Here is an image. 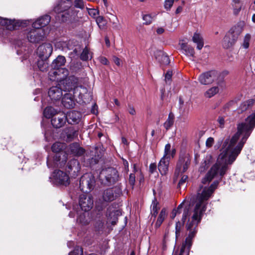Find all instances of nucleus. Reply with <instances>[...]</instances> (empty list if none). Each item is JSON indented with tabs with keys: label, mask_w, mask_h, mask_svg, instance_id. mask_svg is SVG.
Here are the masks:
<instances>
[{
	"label": "nucleus",
	"mask_w": 255,
	"mask_h": 255,
	"mask_svg": "<svg viewBox=\"0 0 255 255\" xmlns=\"http://www.w3.org/2000/svg\"><path fill=\"white\" fill-rule=\"evenodd\" d=\"M255 101L253 99H249L242 102L240 106L239 110L241 112H243L252 109L255 104Z\"/></svg>",
	"instance_id": "obj_33"
},
{
	"label": "nucleus",
	"mask_w": 255,
	"mask_h": 255,
	"mask_svg": "<svg viewBox=\"0 0 255 255\" xmlns=\"http://www.w3.org/2000/svg\"><path fill=\"white\" fill-rule=\"evenodd\" d=\"M217 76V71L211 70L201 74L199 76L198 80L202 85H209L212 84L216 80Z\"/></svg>",
	"instance_id": "obj_12"
},
{
	"label": "nucleus",
	"mask_w": 255,
	"mask_h": 255,
	"mask_svg": "<svg viewBox=\"0 0 255 255\" xmlns=\"http://www.w3.org/2000/svg\"><path fill=\"white\" fill-rule=\"evenodd\" d=\"M157 166L156 163H151L149 165V172L151 173H153L156 171Z\"/></svg>",
	"instance_id": "obj_60"
},
{
	"label": "nucleus",
	"mask_w": 255,
	"mask_h": 255,
	"mask_svg": "<svg viewBox=\"0 0 255 255\" xmlns=\"http://www.w3.org/2000/svg\"><path fill=\"white\" fill-rule=\"evenodd\" d=\"M255 127V113L248 116L244 122L239 123L237 132L231 139H227L225 141L216 163L202 179V183H209L215 177L219 175L222 177L226 174L229 169L228 165L236 159Z\"/></svg>",
	"instance_id": "obj_1"
},
{
	"label": "nucleus",
	"mask_w": 255,
	"mask_h": 255,
	"mask_svg": "<svg viewBox=\"0 0 255 255\" xmlns=\"http://www.w3.org/2000/svg\"><path fill=\"white\" fill-rule=\"evenodd\" d=\"M99 178L104 184L110 186L118 180L119 175L115 168L109 167L101 171Z\"/></svg>",
	"instance_id": "obj_4"
},
{
	"label": "nucleus",
	"mask_w": 255,
	"mask_h": 255,
	"mask_svg": "<svg viewBox=\"0 0 255 255\" xmlns=\"http://www.w3.org/2000/svg\"><path fill=\"white\" fill-rule=\"evenodd\" d=\"M74 6L76 7L83 9L84 4L83 0H75L74 1Z\"/></svg>",
	"instance_id": "obj_54"
},
{
	"label": "nucleus",
	"mask_w": 255,
	"mask_h": 255,
	"mask_svg": "<svg viewBox=\"0 0 255 255\" xmlns=\"http://www.w3.org/2000/svg\"><path fill=\"white\" fill-rule=\"evenodd\" d=\"M65 62V57L59 55L52 63L51 67L53 69H61L60 67L64 65Z\"/></svg>",
	"instance_id": "obj_31"
},
{
	"label": "nucleus",
	"mask_w": 255,
	"mask_h": 255,
	"mask_svg": "<svg viewBox=\"0 0 255 255\" xmlns=\"http://www.w3.org/2000/svg\"><path fill=\"white\" fill-rule=\"evenodd\" d=\"M174 2V0H165L164 1V8L169 10L170 9Z\"/></svg>",
	"instance_id": "obj_51"
},
{
	"label": "nucleus",
	"mask_w": 255,
	"mask_h": 255,
	"mask_svg": "<svg viewBox=\"0 0 255 255\" xmlns=\"http://www.w3.org/2000/svg\"><path fill=\"white\" fill-rule=\"evenodd\" d=\"M52 51L53 48L51 44L44 43L38 47L37 54L41 59L47 60L51 55Z\"/></svg>",
	"instance_id": "obj_13"
},
{
	"label": "nucleus",
	"mask_w": 255,
	"mask_h": 255,
	"mask_svg": "<svg viewBox=\"0 0 255 255\" xmlns=\"http://www.w3.org/2000/svg\"><path fill=\"white\" fill-rule=\"evenodd\" d=\"M172 76V72L171 71H168L165 75V80L166 81L170 80Z\"/></svg>",
	"instance_id": "obj_61"
},
{
	"label": "nucleus",
	"mask_w": 255,
	"mask_h": 255,
	"mask_svg": "<svg viewBox=\"0 0 255 255\" xmlns=\"http://www.w3.org/2000/svg\"><path fill=\"white\" fill-rule=\"evenodd\" d=\"M76 14V11L73 8L71 7L66 11H64V12H62L58 14V16L62 22L73 20L74 21H71L70 23V27L72 28H74L80 25L78 19L75 18Z\"/></svg>",
	"instance_id": "obj_9"
},
{
	"label": "nucleus",
	"mask_w": 255,
	"mask_h": 255,
	"mask_svg": "<svg viewBox=\"0 0 255 255\" xmlns=\"http://www.w3.org/2000/svg\"><path fill=\"white\" fill-rule=\"evenodd\" d=\"M181 49L184 51L185 54L189 56H193L194 55V48L188 45L186 43H182L181 45Z\"/></svg>",
	"instance_id": "obj_35"
},
{
	"label": "nucleus",
	"mask_w": 255,
	"mask_h": 255,
	"mask_svg": "<svg viewBox=\"0 0 255 255\" xmlns=\"http://www.w3.org/2000/svg\"><path fill=\"white\" fill-rule=\"evenodd\" d=\"M70 151L75 156H80L84 154L85 153V149L81 147L79 143L77 142L73 143L70 145Z\"/></svg>",
	"instance_id": "obj_27"
},
{
	"label": "nucleus",
	"mask_w": 255,
	"mask_h": 255,
	"mask_svg": "<svg viewBox=\"0 0 255 255\" xmlns=\"http://www.w3.org/2000/svg\"><path fill=\"white\" fill-rule=\"evenodd\" d=\"M169 160L168 158L162 157L158 164V169L162 175H165L168 170Z\"/></svg>",
	"instance_id": "obj_26"
},
{
	"label": "nucleus",
	"mask_w": 255,
	"mask_h": 255,
	"mask_svg": "<svg viewBox=\"0 0 255 255\" xmlns=\"http://www.w3.org/2000/svg\"><path fill=\"white\" fill-rule=\"evenodd\" d=\"M243 31V28L240 25H238L232 27L227 34L237 42L239 36L241 34Z\"/></svg>",
	"instance_id": "obj_24"
},
{
	"label": "nucleus",
	"mask_w": 255,
	"mask_h": 255,
	"mask_svg": "<svg viewBox=\"0 0 255 255\" xmlns=\"http://www.w3.org/2000/svg\"><path fill=\"white\" fill-rule=\"evenodd\" d=\"M9 22H7L4 25L5 28L8 30H12L14 29V21L13 20L9 19Z\"/></svg>",
	"instance_id": "obj_55"
},
{
	"label": "nucleus",
	"mask_w": 255,
	"mask_h": 255,
	"mask_svg": "<svg viewBox=\"0 0 255 255\" xmlns=\"http://www.w3.org/2000/svg\"><path fill=\"white\" fill-rule=\"evenodd\" d=\"M121 193V189L117 187L108 188L104 190L102 194L101 198H99V201L101 205L99 206H105L104 203L111 202L115 200Z\"/></svg>",
	"instance_id": "obj_8"
},
{
	"label": "nucleus",
	"mask_w": 255,
	"mask_h": 255,
	"mask_svg": "<svg viewBox=\"0 0 255 255\" xmlns=\"http://www.w3.org/2000/svg\"><path fill=\"white\" fill-rule=\"evenodd\" d=\"M128 111L131 115H135L136 114V112L134 108L133 107L130 105H128Z\"/></svg>",
	"instance_id": "obj_59"
},
{
	"label": "nucleus",
	"mask_w": 255,
	"mask_h": 255,
	"mask_svg": "<svg viewBox=\"0 0 255 255\" xmlns=\"http://www.w3.org/2000/svg\"><path fill=\"white\" fill-rule=\"evenodd\" d=\"M119 214V212L118 210L110 212L109 209H108L107 212V219L112 225H115L118 222Z\"/></svg>",
	"instance_id": "obj_30"
},
{
	"label": "nucleus",
	"mask_w": 255,
	"mask_h": 255,
	"mask_svg": "<svg viewBox=\"0 0 255 255\" xmlns=\"http://www.w3.org/2000/svg\"><path fill=\"white\" fill-rule=\"evenodd\" d=\"M48 96L52 101L60 100L63 96L62 90L58 86H53L49 90Z\"/></svg>",
	"instance_id": "obj_20"
},
{
	"label": "nucleus",
	"mask_w": 255,
	"mask_h": 255,
	"mask_svg": "<svg viewBox=\"0 0 255 255\" xmlns=\"http://www.w3.org/2000/svg\"><path fill=\"white\" fill-rule=\"evenodd\" d=\"M211 156L210 155L206 156L204 162H202L199 168V171L201 172H204L206 169L209 167L210 163V159Z\"/></svg>",
	"instance_id": "obj_42"
},
{
	"label": "nucleus",
	"mask_w": 255,
	"mask_h": 255,
	"mask_svg": "<svg viewBox=\"0 0 255 255\" xmlns=\"http://www.w3.org/2000/svg\"><path fill=\"white\" fill-rule=\"evenodd\" d=\"M45 33L43 28H34L30 30L27 33L28 40L33 43H39L44 40Z\"/></svg>",
	"instance_id": "obj_11"
},
{
	"label": "nucleus",
	"mask_w": 255,
	"mask_h": 255,
	"mask_svg": "<svg viewBox=\"0 0 255 255\" xmlns=\"http://www.w3.org/2000/svg\"><path fill=\"white\" fill-rule=\"evenodd\" d=\"M89 14L91 16H96L98 13V10L95 8H87Z\"/></svg>",
	"instance_id": "obj_56"
},
{
	"label": "nucleus",
	"mask_w": 255,
	"mask_h": 255,
	"mask_svg": "<svg viewBox=\"0 0 255 255\" xmlns=\"http://www.w3.org/2000/svg\"><path fill=\"white\" fill-rule=\"evenodd\" d=\"M74 97V95L70 92L65 94L62 100L63 105L67 109L73 108L75 105Z\"/></svg>",
	"instance_id": "obj_21"
},
{
	"label": "nucleus",
	"mask_w": 255,
	"mask_h": 255,
	"mask_svg": "<svg viewBox=\"0 0 255 255\" xmlns=\"http://www.w3.org/2000/svg\"><path fill=\"white\" fill-rule=\"evenodd\" d=\"M193 41L197 44V48L200 50L202 48L204 42L202 37L197 33H195L192 37Z\"/></svg>",
	"instance_id": "obj_34"
},
{
	"label": "nucleus",
	"mask_w": 255,
	"mask_h": 255,
	"mask_svg": "<svg viewBox=\"0 0 255 255\" xmlns=\"http://www.w3.org/2000/svg\"><path fill=\"white\" fill-rule=\"evenodd\" d=\"M49 72V78L51 81H58L67 75L68 71L65 69H53Z\"/></svg>",
	"instance_id": "obj_16"
},
{
	"label": "nucleus",
	"mask_w": 255,
	"mask_h": 255,
	"mask_svg": "<svg viewBox=\"0 0 255 255\" xmlns=\"http://www.w3.org/2000/svg\"><path fill=\"white\" fill-rule=\"evenodd\" d=\"M93 199L90 195H81L79 198V205L82 210L87 212L90 210L93 206Z\"/></svg>",
	"instance_id": "obj_14"
},
{
	"label": "nucleus",
	"mask_w": 255,
	"mask_h": 255,
	"mask_svg": "<svg viewBox=\"0 0 255 255\" xmlns=\"http://www.w3.org/2000/svg\"><path fill=\"white\" fill-rule=\"evenodd\" d=\"M219 91L218 86L213 87L208 89L204 94L205 97L210 98L217 94Z\"/></svg>",
	"instance_id": "obj_38"
},
{
	"label": "nucleus",
	"mask_w": 255,
	"mask_h": 255,
	"mask_svg": "<svg viewBox=\"0 0 255 255\" xmlns=\"http://www.w3.org/2000/svg\"><path fill=\"white\" fill-rule=\"evenodd\" d=\"M156 59L161 64L167 65L170 63L169 57L162 51L157 50L154 52Z\"/></svg>",
	"instance_id": "obj_25"
},
{
	"label": "nucleus",
	"mask_w": 255,
	"mask_h": 255,
	"mask_svg": "<svg viewBox=\"0 0 255 255\" xmlns=\"http://www.w3.org/2000/svg\"><path fill=\"white\" fill-rule=\"evenodd\" d=\"M229 74L228 71H224L222 72L219 73L218 72V76L216 77L217 84L220 86H222L224 84V79Z\"/></svg>",
	"instance_id": "obj_39"
},
{
	"label": "nucleus",
	"mask_w": 255,
	"mask_h": 255,
	"mask_svg": "<svg viewBox=\"0 0 255 255\" xmlns=\"http://www.w3.org/2000/svg\"><path fill=\"white\" fill-rule=\"evenodd\" d=\"M217 122L218 123L219 127L220 128H224V126H225V117H223V116H219L218 118Z\"/></svg>",
	"instance_id": "obj_52"
},
{
	"label": "nucleus",
	"mask_w": 255,
	"mask_h": 255,
	"mask_svg": "<svg viewBox=\"0 0 255 255\" xmlns=\"http://www.w3.org/2000/svg\"><path fill=\"white\" fill-rule=\"evenodd\" d=\"M66 171L73 177H76L80 170V165L79 161L76 159L69 160L66 167Z\"/></svg>",
	"instance_id": "obj_15"
},
{
	"label": "nucleus",
	"mask_w": 255,
	"mask_h": 255,
	"mask_svg": "<svg viewBox=\"0 0 255 255\" xmlns=\"http://www.w3.org/2000/svg\"><path fill=\"white\" fill-rule=\"evenodd\" d=\"M190 215V211H189V207H186L185 208L184 210V212L182 215V218L181 219V222L178 221L176 223L175 225V236L176 238L177 239L180 236L181 230L184 226V223L187 219V217H188Z\"/></svg>",
	"instance_id": "obj_17"
},
{
	"label": "nucleus",
	"mask_w": 255,
	"mask_h": 255,
	"mask_svg": "<svg viewBox=\"0 0 255 255\" xmlns=\"http://www.w3.org/2000/svg\"><path fill=\"white\" fill-rule=\"evenodd\" d=\"M219 183L218 181H215L210 187H204L201 193L199 191L193 215L186 225L187 230L189 231L188 236L183 243L180 252L178 251H174L172 255H189L193 239L197 232L198 224L200 222L203 214L206 210L208 199L217 188Z\"/></svg>",
	"instance_id": "obj_2"
},
{
	"label": "nucleus",
	"mask_w": 255,
	"mask_h": 255,
	"mask_svg": "<svg viewBox=\"0 0 255 255\" xmlns=\"http://www.w3.org/2000/svg\"><path fill=\"white\" fill-rule=\"evenodd\" d=\"M70 0H60L54 6L53 10L58 14L71 8Z\"/></svg>",
	"instance_id": "obj_18"
},
{
	"label": "nucleus",
	"mask_w": 255,
	"mask_h": 255,
	"mask_svg": "<svg viewBox=\"0 0 255 255\" xmlns=\"http://www.w3.org/2000/svg\"><path fill=\"white\" fill-rule=\"evenodd\" d=\"M104 209V206L96 205L95 210L96 215L93 220V227L94 231L99 234H102L105 229L104 215L103 213Z\"/></svg>",
	"instance_id": "obj_5"
},
{
	"label": "nucleus",
	"mask_w": 255,
	"mask_h": 255,
	"mask_svg": "<svg viewBox=\"0 0 255 255\" xmlns=\"http://www.w3.org/2000/svg\"><path fill=\"white\" fill-rule=\"evenodd\" d=\"M55 113L56 111L53 107H47L44 109L43 115L46 118L50 119L55 115Z\"/></svg>",
	"instance_id": "obj_37"
},
{
	"label": "nucleus",
	"mask_w": 255,
	"mask_h": 255,
	"mask_svg": "<svg viewBox=\"0 0 255 255\" xmlns=\"http://www.w3.org/2000/svg\"><path fill=\"white\" fill-rule=\"evenodd\" d=\"M174 117L173 114L170 113L166 122L164 123V127L166 130H168L173 126Z\"/></svg>",
	"instance_id": "obj_40"
},
{
	"label": "nucleus",
	"mask_w": 255,
	"mask_h": 255,
	"mask_svg": "<svg viewBox=\"0 0 255 255\" xmlns=\"http://www.w3.org/2000/svg\"><path fill=\"white\" fill-rule=\"evenodd\" d=\"M92 56L91 55V53L88 49V48L86 47L83 50L81 56L80 58L81 60L83 61L88 60L90 58H91Z\"/></svg>",
	"instance_id": "obj_44"
},
{
	"label": "nucleus",
	"mask_w": 255,
	"mask_h": 255,
	"mask_svg": "<svg viewBox=\"0 0 255 255\" xmlns=\"http://www.w3.org/2000/svg\"><path fill=\"white\" fill-rule=\"evenodd\" d=\"M166 210L165 208L162 209L155 224L156 228H158L161 226L166 216Z\"/></svg>",
	"instance_id": "obj_36"
},
{
	"label": "nucleus",
	"mask_w": 255,
	"mask_h": 255,
	"mask_svg": "<svg viewBox=\"0 0 255 255\" xmlns=\"http://www.w3.org/2000/svg\"><path fill=\"white\" fill-rule=\"evenodd\" d=\"M66 116V121L69 124H77L78 123L81 119V114L80 112L76 111H72L67 113Z\"/></svg>",
	"instance_id": "obj_22"
},
{
	"label": "nucleus",
	"mask_w": 255,
	"mask_h": 255,
	"mask_svg": "<svg viewBox=\"0 0 255 255\" xmlns=\"http://www.w3.org/2000/svg\"><path fill=\"white\" fill-rule=\"evenodd\" d=\"M214 138L213 137H210L207 138L206 141V145L208 147H211L213 143H214Z\"/></svg>",
	"instance_id": "obj_57"
},
{
	"label": "nucleus",
	"mask_w": 255,
	"mask_h": 255,
	"mask_svg": "<svg viewBox=\"0 0 255 255\" xmlns=\"http://www.w3.org/2000/svg\"><path fill=\"white\" fill-rule=\"evenodd\" d=\"M51 17L46 14L38 18L32 24V27L34 28H41L47 25L50 21Z\"/></svg>",
	"instance_id": "obj_23"
},
{
	"label": "nucleus",
	"mask_w": 255,
	"mask_h": 255,
	"mask_svg": "<svg viewBox=\"0 0 255 255\" xmlns=\"http://www.w3.org/2000/svg\"><path fill=\"white\" fill-rule=\"evenodd\" d=\"M191 158L188 154L180 155L174 173V182H175L180 173L185 172L190 164Z\"/></svg>",
	"instance_id": "obj_7"
},
{
	"label": "nucleus",
	"mask_w": 255,
	"mask_h": 255,
	"mask_svg": "<svg viewBox=\"0 0 255 255\" xmlns=\"http://www.w3.org/2000/svg\"><path fill=\"white\" fill-rule=\"evenodd\" d=\"M251 39V35L249 33L246 34L244 37L243 43V46L244 48L247 49L249 48Z\"/></svg>",
	"instance_id": "obj_47"
},
{
	"label": "nucleus",
	"mask_w": 255,
	"mask_h": 255,
	"mask_svg": "<svg viewBox=\"0 0 255 255\" xmlns=\"http://www.w3.org/2000/svg\"><path fill=\"white\" fill-rule=\"evenodd\" d=\"M52 182L56 185L67 186L70 183L69 175L60 170H56L53 172Z\"/></svg>",
	"instance_id": "obj_10"
},
{
	"label": "nucleus",
	"mask_w": 255,
	"mask_h": 255,
	"mask_svg": "<svg viewBox=\"0 0 255 255\" xmlns=\"http://www.w3.org/2000/svg\"><path fill=\"white\" fill-rule=\"evenodd\" d=\"M236 42V41L226 33L222 41V46L225 49H229L233 47Z\"/></svg>",
	"instance_id": "obj_32"
},
{
	"label": "nucleus",
	"mask_w": 255,
	"mask_h": 255,
	"mask_svg": "<svg viewBox=\"0 0 255 255\" xmlns=\"http://www.w3.org/2000/svg\"><path fill=\"white\" fill-rule=\"evenodd\" d=\"M179 103H180V107H179L180 110L182 112V114H184L185 113H186V111H185V109H184L183 107V105H184V102L181 98L179 99Z\"/></svg>",
	"instance_id": "obj_63"
},
{
	"label": "nucleus",
	"mask_w": 255,
	"mask_h": 255,
	"mask_svg": "<svg viewBox=\"0 0 255 255\" xmlns=\"http://www.w3.org/2000/svg\"><path fill=\"white\" fill-rule=\"evenodd\" d=\"M69 255H83V249L79 247H77L69 254Z\"/></svg>",
	"instance_id": "obj_49"
},
{
	"label": "nucleus",
	"mask_w": 255,
	"mask_h": 255,
	"mask_svg": "<svg viewBox=\"0 0 255 255\" xmlns=\"http://www.w3.org/2000/svg\"><path fill=\"white\" fill-rule=\"evenodd\" d=\"M157 203L156 200H154L152 201V204L151 205V214L152 216H154V218L156 217V215L158 213V211L159 208L157 207Z\"/></svg>",
	"instance_id": "obj_45"
},
{
	"label": "nucleus",
	"mask_w": 255,
	"mask_h": 255,
	"mask_svg": "<svg viewBox=\"0 0 255 255\" xmlns=\"http://www.w3.org/2000/svg\"><path fill=\"white\" fill-rule=\"evenodd\" d=\"M142 19L144 21V24L148 25L152 22V17L150 14H145L142 16Z\"/></svg>",
	"instance_id": "obj_50"
},
{
	"label": "nucleus",
	"mask_w": 255,
	"mask_h": 255,
	"mask_svg": "<svg viewBox=\"0 0 255 255\" xmlns=\"http://www.w3.org/2000/svg\"><path fill=\"white\" fill-rule=\"evenodd\" d=\"M66 118L64 114L55 115L51 119V124L55 128H60L66 123Z\"/></svg>",
	"instance_id": "obj_19"
},
{
	"label": "nucleus",
	"mask_w": 255,
	"mask_h": 255,
	"mask_svg": "<svg viewBox=\"0 0 255 255\" xmlns=\"http://www.w3.org/2000/svg\"><path fill=\"white\" fill-rule=\"evenodd\" d=\"M95 185V178L91 173L84 174L80 178L79 187L80 190L83 192H90L94 189Z\"/></svg>",
	"instance_id": "obj_6"
},
{
	"label": "nucleus",
	"mask_w": 255,
	"mask_h": 255,
	"mask_svg": "<svg viewBox=\"0 0 255 255\" xmlns=\"http://www.w3.org/2000/svg\"><path fill=\"white\" fill-rule=\"evenodd\" d=\"M65 145L61 142H56L51 147V150L55 153H59L64 148Z\"/></svg>",
	"instance_id": "obj_43"
},
{
	"label": "nucleus",
	"mask_w": 255,
	"mask_h": 255,
	"mask_svg": "<svg viewBox=\"0 0 255 255\" xmlns=\"http://www.w3.org/2000/svg\"><path fill=\"white\" fill-rule=\"evenodd\" d=\"M46 60L41 59L37 62L38 67L41 71H46L48 68V63L46 62Z\"/></svg>",
	"instance_id": "obj_46"
},
{
	"label": "nucleus",
	"mask_w": 255,
	"mask_h": 255,
	"mask_svg": "<svg viewBox=\"0 0 255 255\" xmlns=\"http://www.w3.org/2000/svg\"><path fill=\"white\" fill-rule=\"evenodd\" d=\"M77 222L80 223L83 225H87L88 222L85 220V216L84 214L80 215L77 218Z\"/></svg>",
	"instance_id": "obj_53"
},
{
	"label": "nucleus",
	"mask_w": 255,
	"mask_h": 255,
	"mask_svg": "<svg viewBox=\"0 0 255 255\" xmlns=\"http://www.w3.org/2000/svg\"><path fill=\"white\" fill-rule=\"evenodd\" d=\"M64 87L65 91L72 92L75 97L82 101L92 99L91 93L88 92L86 87L83 86L81 78L79 79L75 76H69L66 80Z\"/></svg>",
	"instance_id": "obj_3"
},
{
	"label": "nucleus",
	"mask_w": 255,
	"mask_h": 255,
	"mask_svg": "<svg viewBox=\"0 0 255 255\" xmlns=\"http://www.w3.org/2000/svg\"><path fill=\"white\" fill-rule=\"evenodd\" d=\"M135 175L133 174H130L129 177V182L130 185H133L135 183Z\"/></svg>",
	"instance_id": "obj_62"
},
{
	"label": "nucleus",
	"mask_w": 255,
	"mask_h": 255,
	"mask_svg": "<svg viewBox=\"0 0 255 255\" xmlns=\"http://www.w3.org/2000/svg\"><path fill=\"white\" fill-rule=\"evenodd\" d=\"M176 151L175 148L171 149V144L167 143L165 146L163 157L170 160L171 158H173L175 155Z\"/></svg>",
	"instance_id": "obj_28"
},
{
	"label": "nucleus",
	"mask_w": 255,
	"mask_h": 255,
	"mask_svg": "<svg viewBox=\"0 0 255 255\" xmlns=\"http://www.w3.org/2000/svg\"><path fill=\"white\" fill-rule=\"evenodd\" d=\"M63 134L66 136L67 141H71L77 135V130L72 127L66 128L63 131Z\"/></svg>",
	"instance_id": "obj_29"
},
{
	"label": "nucleus",
	"mask_w": 255,
	"mask_h": 255,
	"mask_svg": "<svg viewBox=\"0 0 255 255\" xmlns=\"http://www.w3.org/2000/svg\"><path fill=\"white\" fill-rule=\"evenodd\" d=\"M96 22L99 27L103 29H105L107 24V20L103 16H99L96 18Z\"/></svg>",
	"instance_id": "obj_41"
},
{
	"label": "nucleus",
	"mask_w": 255,
	"mask_h": 255,
	"mask_svg": "<svg viewBox=\"0 0 255 255\" xmlns=\"http://www.w3.org/2000/svg\"><path fill=\"white\" fill-rule=\"evenodd\" d=\"M188 177L187 175H184L181 177V179L180 180V181L178 182V186L179 187H180L181 185H182L183 184H184L187 179Z\"/></svg>",
	"instance_id": "obj_58"
},
{
	"label": "nucleus",
	"mask_w": 255,
	"mask_h": 255,
	"mask_svg": "<svg viewBox=\"0 0 255 255\" xmlns=\"http://www.w3.org/2000/svg\"><path fill=\"white\" fill-rule=\"evenodd\" d=\"M183 202H182V203H181L178 206V207L177 208V209H174L172 213H171V218L172 219H174L176 215L177 214H180L181 213V211H180V210L181 209V208H182V206H183Z\"/></svg>",
	"instance_id": "obj_48"
},
{
	"label": "nucleus",
	"mask_w": 255,
	"mask_h": 255,
	"mask_svg": "<svg viewBox=\"0 0 255 255\" xmlns=\"http://www.w3.org/2000/svg\"><path fill=\"white\" fill-rule=\"evenodd\" d=\"M7 22H9V19L0 17V25L4 26Z\"/></svg>",
	"instance_id": "obj_64"
}]
</instances>
